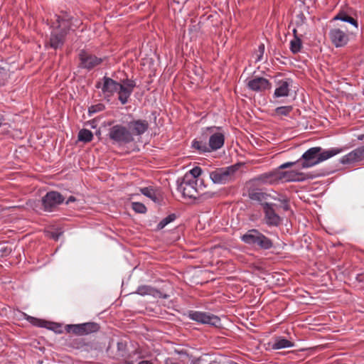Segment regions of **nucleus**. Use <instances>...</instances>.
<instances>
[{
	"label": "nucleus",
	"mask_w": 364,
	"mask_h": 364,
	"mask_svg": "<svg viewBox=\"0 0 364 364\" xmlns=\"http://www.w3.org/2000/svg\"><path fill=\"white\" fill-rule=\"evenodd\" d=\"M102 82H98L96 84V87L101 89L104 97L109 100V98L112 97L114 93H117L118 100L122 105H125L128 102L129 98L136 87L135 81L127 77L122 80L119 82L111 77L105 76L102 79Z\"/></svg>",
	"instance_id": "f257e3e1"
},
{
	"label": "nucleus",
	"mask_w": 364,
	"mask_h": 364,
	"mask_svg": "<svg viewBox=\"0 0 364 364\" xmlns=\"http://www.w3.org/2000/svg\"><path fill=\"white\" fill-rule=\"evenodd\" d=\"M342 151V149L333 148L322 151L321 147H312L305 151L296 161L282 164L279 166V168H287L296 164H300L302 168H308L330 159Z\"/></svg>",
	"instance_id": "f03ea898"
},
{
	"label": "nucleus",
	"mask_w": 364,
	"mask_h": 364,
	"mask_svg": "<svg viewBox=\"0 0 364 364\" xmlns=\"http://www.w3.org/2000/svg\"><path fill=\"white\" fill-rule=\"evenodd\" d=\"M197 179L191 175H184L183 177L177 180V190L182 193L184 198L196 199L200 196L204 198H212L213 194L210 193H200L196 187Z\"/></svg>",
	"instance_id": "7ed1b4c3"
},
{
	"label": "nucleus",
	"mask_w": 364,
	"mask_h": 364,
	"mask_svg": "<svg viewBox=\"0 0 364 364\" xmlns=\"http://www.w3.org/2000/svg\"><path fill=\"white\" fill-rule=\"evenodd\" d=\"M240 240L250 246L257 247L261 250H269L273 247V242L257 229L248 230L240 236Z\"/></svg>",
	"instance_id": "20e7f679"
},
{
	"label": "nucleus",
	"mask_w": 364,
	"mask_h": 364,
	"mask_svg": "<svg viewBox=\"0 0 364 364\" xmlns=\"http://www.w3.org/2000/svg\"><path fill=\"white\" fill-rule=\"evenodd\" d=\"M239 167V164H235L228 167L216 168L210 173V178L214 183L225 184L235 179Z\"/></svg>",
	"instance_id": "39448f33"
},
{
	"label": "nucleus",
	"mask_w": 364,
	"mask_h": 364,
	"mask_svg": "<svg viewBox=\"0 0 364 364\" xmlns=\"http://www.w3.org/2000/svg\"><path fill=\"white\" fill-rule=\"evenodd\" d=\"M109 138L114 144L119 145L127 144L132 142L134 139L128 127L122 124H116L109 129Z\"/></svg>",
	"instance_id": "423d86ee"
},
{
	"label": "nucleus",
	"mask_w": 364,
	"mask_h": 364,
	"mask_svg": "<svg viewBox=\"0 0 364 364\" xmlns=\"http://www.w3.org/2000/svg\"><path fill=\"white\" fill-rule=\"evenodd\" d=\"M65 198L57 191H49L41 198L42 209L46 212H53L63 203Z\"/></svg>",
	"instance_id": "0eeeda50"
},
{
	"label": "nucleus",
	"mask_w": 364,
	"mask_h": 364,
	"mask_svg": "<svg viewBox=\"0 0 364 364\" xmlns=\"http://www.w3.org/2000/svg\"><path fill=\"white\" fill-rule=\"evenodd\" d=\"M79 68L91 70L95 67L100 65L104 60V58L97 57L91 52L86 50H81L78 54Z\"/></svg>",
	"instance_id": "6e6552de"
},
{
	"label": "nucleus",
	"mask_w": 364,
	"mask_h": 364,
	"mask_svg": "<svg viewBox=\"0 0 364 364\" xmlns=\"http://www.w3.org/2000/svg\"><path fill=\"white\" fill-rule=\"evenodd\" d=\"M188 317L199 323L209 324L214 326H218L220 323V319L218 316L207 312L189 311L188 312Z\"/></svg>",
	"instance_id": "1a4fd4ad"
},
{
	"label": "nucleus",
	"mask_w": 364,
	"mask_h": 364,
	"mask_svg": "<svg viewBox=\"0 0 364 364\" xmlns=\"http://www.w3.org/2000/svg\"><path fill=\"white\" fill-rule=\"evenodd\" d=\"M220 127H210L205 128L206 134L208 136V146L210 151H216L220 149L225 142V136L221 132H216V129H220Z\"/></svg>",
	"instance_id": "9d476101"
},
{
	"label": "nucleus",
	"mask_w": 364,
	"mask_h": 364,
	"mask_svg": "<svg viewBox=\"0 0 364 364\" xmlns=\"http://www.w3.org/2000/svg\"><path fill=\"white\" fill-rule=\"evenodd\" d=\"M328 36L331 42L336 48L343 47L349 41V36L346 30L341 28H333L329 31Z\"/></svg>",
	"instance_id": "9b49d317"
},
{
	"label": "nucleus",
	"mask_w": 364,
	"mask_h": 364,
	"mask_svg": "<svg viewBox=\"0 0 364 364\" xmlns=\"http://www.w3.org/2000/svg\"><path fill=\"white\" fill-rule=\"evenodd\" d=\"M264 213L265 223L269 226H279L282 223L281 217L276 213L274 204L264 203L261 204Z\"/></svg>",
	"instance_id": "f8f14e48"
},
{
	"label": "nucleus",
	"mask_w": 364,
	"mask_h": 364,
	"mask_svg": "<svg viewBox=\"0 0 364 364\" xmlns=\"http://www.w3.org/2000/svg\"><path fill=\"white\" fill-rule=\"evenodd\" d=\"M279 182L277 168L267 173L257 176L249 181L252 186L264 184H274Z\"/></svg>",
	"instance_id": "ddd939ff"
},
{
	"label": "nucleus",
	"mask_w": 364,
	"mask_h": 364,
	"mask_svg": "<svg viewBox=\"0 0 364 364\" xmlns=\"http://www.w3.org/2000/svg\"><path fill=\"white\" fill-rule=\"evenodd\" d=\"M271 82L269 80L262 77H255L250 80L247 83V87L255 92H263L271 88Z\"/></svg>",
	"instance_id": "4468645a"
},
{
	"label": "nucleus",
	"mask_w": 364,
	"mask_h": 364,
	"mask_svg": "<svg viewBox=\"0 0 364 364\" xmlns=\"http://www.w3.org/2000/svg\"><path fill=\"white\" fill-rule=\"evenodd\" d=\"M66 36V31H61L60 29L54 28L50 33L48 43L50 47L55 50L61 48L65 43Z\"/></svg>",
	"instance_id": "2eb2a0df"
},
{
	"label": "nucleus",
	"mask_w": 364,
	"mask_h": 364,
	"mask_svg": "<svg viewBox=\"0 0 364 364\" xmlns=\"http://www.w3.org/2000/svg\"><path fill=\"white\" fill-rule=\"evenodd\" d=\"M278 167V176L280 181H302L305 179L304 173L296 171H281Z\"/></svg>",
	"instance_id": "dca6fc26"
},
{
	"label": "nucleus",
	"mask_w": 364,
	"mask_h": 364,
	"mask_svg": "<svg viewBox=\"0 0 364 364\" xmlns=\"http://www.w3.org/2000/svg\"><path fill=\"white\" fill-rule=\"evenodd\" d=\"M364 159V146L358 147L357 149L343 156L340 161L343 164H352Z\"/></svg>",
	"instance_id": "f3484780"
},
{
	"label": "nucleus",
	"mask_w": 364,
	"mask_h": 364,
	"mask_svg": "<svg viewBox=\"0 0 364 364\" xmlns=\"http://www.w3.org/2000/svg\"><path fill=\"white\" fill-rule=\"evenodd\" d=\"M128 129L131 131L133 135H141L149 128V123L146 120L137 119L128 123Z\"/></svg>",
	"instance_id": "a211bd4d"
},
{
	"label": "nucleus",
	"mask_w": 364,
	"mask_h": 364,
	"mask_svg": "<svg viewBox=\"0 0 364 364\" xmlns=\"http://www.w3.org/2000/svg\"><path fill=\"white\" fill-rule=\"evenodd\" d=\"M293 80L291 78H286L279 80L277 82V87L276 88L274 96L275 97H287L289 95L290 87L292 85Z\"/></svg>",
	"instance_id": "6ab92c4d"
},
{
	"label": "nucleus",
	"mask_w": 364,
	"mask_h": 364,
	"mask_svg": "<svg viewBox=\"0 0 364 364\" xmlns=\"http://www.w3.org/2000/svg\"><path fill=\"white\" fill-rule=\"evenodd\" d=\"M208 139V136L206 134L205 129H203L200 136L193 141L192 147L200 153L210 152L208 144H207Z\"/></svg>",
	"instance_id": "aec40b11"
},
{
	"label": "nucleus",
	"mask_w": 364,
	"mask_h": 364,
	"mask_svg": "<svg viewBox=\"0 0 364 364\" xmlns=\"http://www.w3.org/2000/svg\"><path fill=\"white\" fill-rule=\"evenodd\" d=\"M248 188V197L252 200L262 202L267 199L268 195L262 192L260 189L255 188L252 185Z\"/></svg>",
	"instance_id": "412c9836"
},
{
	"label": "nucleus",
	"mask_w": 364,
	"mask_h": 364,
	"mask_svg": "<svg viewBox=\"0 0 364 364\" xmlns=\"http://www.w3.org/2000/svg\"><path fill=\"white\" fill-rule=\"evenodd\" d=\"M57 22L58 26L56 28L61 30V31H67V34L68 31L72 29L71 26V18L68 15L64 16H56Z\"/></svg>",
	"instance_id": "4be33fe9"
},
{
	"label": "nucleus",
	"mask_w": 364,
	"mask_h": 364,
	"mask_svg": "<svg viewBox=\"0 0 364 364\" xmlns=\"http://www.w3.org/2000/svg\"><path fill=\"white\" fill-rule=\"evenodd\" d=\"M294 346V343L291 341L279 336L275 338L274 342L272 345V348L273 350H279L282 348L293 347Z\"/></svg>",
	"instance_id": "5701e85b"
},
{
	"label": "nucleus",
	"mask_w": 364,
	"mask_h": 364,
	"mask_svg": "<svg viewBox=\"0 0 364 364\" xmlns=\"http://www.w3.org/2000/svg\"><path fill=\"white\" fill-rule=\"evenodd\" d=\"M333 20H341L344 22H348L353 26H354L355 28H358V24L356 19L349 16L347 13L345 11H340L334 18Z\"/></svg>",
	"instance_id": "b1692460"
},
{
	"label": "nucleus",
	"mask_w": 364,
	"mask_h": 364,
	"mask_svg": "<svg viewBox=\"0 0 364 364\" xmlns=\"http://www.w3.org/2000/svg\"><path fill=\"white\" fill-rule=\"evenodd\" d=\"M333 20H341L344 22H348L353 26H354L355 28H358V24L356 19L349 16L347 13L345 11H340L334 18Z\"/></svg>",
	"instance_id": "393cba45"
},
{
	"label": "nucleus",
	"mask_w": 364,
	"mask_h": 364,
	"mask_svg": "<svg viewBox=\"0 0 364 364\" xmlns=\"http://www.w3.org/2000/svg\"><path fill=\"white\" fill-rule=\"evenodd\" d=\"M333 20H341L344 22H348L353 26H354L355 28H358V24L356 19L349 16L347 13L345 11H340L334 18Z\"/></svg>",
	"instance_id": "a878e982"
},
{
	"label": "nucleus",
	"mask_w": 364,
	"mask_h": 364,
	"mask_svg": "<svg viewBox=\"0 0 364 364\" xmlns=\"http://www.w3.org/2000/svg\"><path fill=\"white\" fill-rule=\"evenodd\" d=\"M82 331L84 335L95 333L99 331L100 326L95 322H87L82 323Z\"/></svg>",
	"instance_id": "bb28decb"
},
{
	"label": "nucleus",
	"mask_w": 364,
	"mask_h": 364,
	"mask_svg": "<svg viewBox=\"0 0 364 364\" xmlns=\"http://www.w3.org/2000/svg\"><path fill=\"white\" fill-rule=\"evenodd\" d=\"M93 139L92 132L87 129L80 130L78 133V140L85 143L90 142Z\"/></svg>",
	"instance_id": "cd10ccee"
},
{
	"label": "nucleus",
	"mask_w": 364,
	"mask_h": 364,
	"mask_svg": "<svg viewBox=\"0 0 364 364\" xmlns=\"http://www.w3.org/2000/svg\"><path fill=\"white\" fill-rule=\"evenodd\" d=\"M27 320L28 321H30V323H31L33 325H34L36 326H38V327H45L47 328H51V327L50 326L51 324H53L52 323L48 322V321L42 320V319L36 318H34L32 316H28Z\"/></svg>",
	"instance_id": "c85d7f7f"
},
{
	"label": "nucleus",
	"mask_w": 364,
	"mask_h": 364,
	"mask_svg": "<svg viewBox=\"0 0 364 364\" xmlns=\"http://www.w3.org/2000/svg\"><path fill=\"white\" fill-rule=\"evenodd\" d=\"M65 329L68 333H72L77 336H84L82 323L67 325Z\"/></svg>",
	"instance_id": "c756f323"
},
{
	"label": "nucleus",
	"mask_w": 364,
	"mask_h": 364,
	"mask_svg": "<svg viewBox=\"0 0 364 364\" xmlns=\"http://www.w3.org/2000/svg\"><path fill=\"white\" fill-rule=\"evenodd\" d=\"M141 193L145 196L151 198L152 200L156 202L158 198L156 194L155 190L151 187H145L141 188Z\"/></svg>",
	"instance_id": "7c9ffc66"
},
{
	"label": "nucleus",
	"mask_w": 364,
	"mask_h": 364,
	"mask_svg": "<svg viewBox=\"0 0 364 364\" xmlns=\"http://www.w3.org/2000/svg\"><path fill=\"white\" fill-rule=\"evenodd\" d=\"M301 41L299 38L296 37L290 42V50L293 53H297L301 50Z\"/></svg>",
	"instance_id": "2f4dec72"
},
{
	"label": "nucleus",
	"mask_w": 364,
	"mask_h": 364,
	"mask_svg": "<svg viewBox=\"0 0 364 364\" xmlns=\"http://www.w3.org/2000/svg\"><path fill=\"white\" fill-rule=\"evenodd\" d=\"M153 292V287L147 285H142L139 286L136 293L141 295V296H145V295H151V293Z\"/></svg>",
	"instance_id": "473e14b6"
},
{
	"label": "nucleus",
	"mask_w": 364,
	"mask_h": 364,
	"mask_svg": "<svg viewBox=\"0 0 364 364\" xmlns=\"http://www.w3.org/2000/svg\"><path fill=\"white\" fill-rule=\"evenodd\" d=\"M175 219V214L168 215L167 217L164 218L159 222V223L157 225V228L159 230L163 229L166 225L173 222Z\"/></svg>",
	"instance_id": "72a5a7b5"
},
{
	"label": "nucleus",
	"mask_w": 364,
	"mask_h": 364,
	"mask_svg": "<svg viewBox=\"0 0 364 364\" xmlns=\"http://www.w3.org/2000/svg\"><path fill=\"white\" fill-rule=\"evenodd\" d=\"M292 110V106H282L275 109V113L280 116H287Z\"/></svg>",
	"instance_id": "f704fd0d"
},
{
	"label": "nucleus",
	"mask_w": 364,
	"mask_h": 364,
	"mask_svg": "<svg viewBox=\"0 0 364 364\" xmlns=\"http://www.w3.org/2000/svg\"><path fill=\"white\" fill-rule=\"evenodd\" d=\"M132 209L138 213H145L146 212V206L139 202H133L132 203Z\"/></svg>",
	"instance_id": "c9c22d12"
},
{
	"label": "nucleus",
	"mask_w": 364,
	"mask_h": 364,
	"mask_svg": "<svg viewBox=\"0 0 364 364\" xmlns=\"http://www.w3.org/2000/svg\"><path fill=\"white\" fill-rule=\"evenodd\" d=\"M117 355L123 357L126 354L127 350V344L125 342L119 341L117 344Z\"/></svg>",
	"instance_id": "e433bc0d"
},
{
	"label": "nucleus",
	"mask_w": 364,
	"mask_h": 364,
	"mask_svg": "<svg viewBox=\"0 0 364 364\" xmlns=\"http://www.w3.org/2000/svg\"><path fill=\"white\" fill-rule=\"evenodd\" d=\"M306 21V17L303 12H299L296 15L295 24L297 27L302 26Z\"/></svg>",
	"instance_id": "4c0bfd02"
},
{
	"label": "nucleus",
	"mask_w": 364,
	"mask_h": 364,
	"mask_svg": "<svg viewBox=\"0 0 364 364\" xmlns=\"http://www.w3.org/2000/svg\"><path fill=\"white\" fill-rule=\"evenodd\" d=\"M202 173V169L199 166H196L193 168L191 170L189 171L188 173H186L185 175H191L193 177H194L195 179H197V178L200 176Z\"/></svg>",
	"instance_id": "58836bf2"
},
{
	"label": "nucleus",
	"mask_w": 364,
	"mask_h": 364,
	"mask_svg": "<svg viewBox=\"0 0 364 364\" xmlns=\"http://www.w3.org/2000/svg\"><path fill=\"white\" fill-rule=\"evenodd\" d=\"M264 52V45L263 43H261L258 47L257 51L256 52V55H257L256 62H259L262 60Z\"/></svg>",
	"instance_id": "ea45409f"
},
{
	"label": "nucleus",
	"mask_w": 364,
	"mask_h": 364,
	"mask_svg": "<svg viewBox=\"0 0 364 364\" xmlns=\"http://www.w3.org/2000/svg\"><path fill=\"white\" fill-rule=\"evenodd\" d=\"M104 105H102V104H97V105H92L90 107H89V113L90 114H92V113H96V112H100L102 110H103L104 109Z\"/></svg>",
	"instance_id": "a19ab883"
},
{
	"label": "nucleus",
	"mask_w": 364,
	"mask_h": 364,
	"mask_svg": "<svg viewBox=\"0 0 364 364\" xmlns=\"http://www.w3.org/2000/svg\"><path fill=\"white\" fill-rule=\"evenodd\" d=\"M151 295L155 297L158 298H162V299H166L168 298V295L163 294L161 291L153 288V292L151 293Z\"/></svg>",
	"instance_id": "79ce46f5"
},
{
	"label": "nucleus",
	"mask_w": 364,
	"mask_h": 364,
	"mask_svg": "<svg viewBox=\"0 0 364 364\" xmlns=\"http://www.w3.org/2000/svg\"><path fill=\"white\" fill-rule=\"evenodd\" d=\"M274 198V200H278V201H279V202L282 203H285L284 207V208L285 210H287V209L289 208V205H288V204H287V198H286L285 197H284V196H281V197H278V198Z\"/></svg>",
	"instance_id": "37998d69"
},
{
	"label": "nucleus",
	"mask_w": 364,
	"mask_h": 364,
	"mask_svg": "<svg viewBox=\"0 0 364 364\" xmlns=\"http://www.w3.org/2000/svg\"><path fill=\"white\" fill-rule=\"evenodd\" d=\"M75 200H76L74 196H70V197L68 198V199L67 200V201L65 202V203H66V204H68V203H71V202H74V201H75Z\"/></svg>",
	"instance_id": "c03bdc74"
},
{
	"label": "nucleus",
	"mask_w": 364,
	"mask_h": 364,
	"mask_svg": "<svg viewBox=\"0 0 364 364\" xmlns=\"http://www.w3.org/2000/svg\"><path fill=\"white\" fill-rule=\"evenodd\" d=\"M138 364H152L149 360H142L140 361Z\"/></svg>",
	"instance_id": "a18cd8bd"
},
{
	"label": "nucleus",
	"mask_w": 364,
	"mask_h": 364,
	"mask_svg": "<svg viewBox=\"0 0 364 364\" xmlns=\"http://www.w3.org/2000/svg\"><path fill=\"white\" fill-rule=\"evenodd\" d=\"M4 120V116L0 114V127L1 126Z\"/></svg>",
	"instance_id": "49530a36"
},
{
	"label": "nucleus",
	"mask_w": 364,
	"mask_h": 364,
	"mask_svg": "<svg viewBox=\"0 0 364 364\" xmlns=\"http://www.w3.org/2000/svg\"><path fill=\"white\" fill-rule=\"evenodd\" d=\"M296 33H297L296 29V28H294V29H293V33H294V38L297 37V36H296Z\"/></svg>",
	"instance_id": "de8ad7c7"
},
{
	"label": "nucleus",
	"mask_w": 364,
	"mask_h": 364,
	"mask_svg": "<svg viewBox=\"0 0 364 364\" xmlns=\"http://www.w3.org/2000/svg\"><path fill=\"white\" fill-rule=\"evenodd\" d=\"M364 138V135H360L358 136V139L362 140Z\"/></svg>",
	"instance_id": "09e8293b"
}]
</instances>
